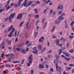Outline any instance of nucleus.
<instances>
[{"label":"nucleus","mask_w":74,"mask_h":74,"mask_svg":"<svg viewBox=\"0 0 74 74\" xmlns=\"http://www.w3.org/2000/svg\"><path fill=\"white\" fill-rule=\"evenodd\" d=\"M4 52H2L1 56L2 58H4Z\"/></svg>","instance_id":"38"},{"label":"nucleus","mask_w":74,"mask_h":74,"mask_svg":"<svg viewBox=\"0 0 74 74\" xmlns=\"http://www.w3.org/2000/svg\"><path fill=\"white\" fill-rule=\"evenodd\" d=\"M59 34L60 35H62V32H59Z\"/></svg>","instance_id":"60"},{"label":"nucleus","mask_w":74,"mask_h":74,"mask_svg":"<svg viewBox=\"0 0 74 74\" xmlns=\"http://www.w3.org/2000/svg\"><path fill=\"white\" fill-rule=\"evenodd\" d=\"M15 32V28H13L12 29V30L11 32L10 33V34L8 35V37H11L12 36V34H13L14 33V32Z\"/></svg>","instance_id":"5"},{"label":"nucleus","mask_w":74,"mask_h":74,"mask_svg":"<svg viewBox=\"0 0 74 74\" xmlns=\"http://www.w3.org/2000/svg\"><path fill=\"white\" fill-rule=\"evenodd\" d=\"M55 27H56L54 25L53 26V28L51 30V32H54V30H55Z\"/></svg>","instance_id":"16"},{"label":"nucleus","mask_w":74,"mask_h":74,"mask_svg":"<svg viewBox=\"0 0 74 74\" xmlns=\"http://www.w3.org/2000/svg\"><path fill=\"white\" fill-rule=\"evenodd\" d=\"M23 23H24V21L22 22L21 23H20V24L19 25V27H21V26H22V25H23Z\"/></svg>","instance_id":"32"},{"label":"nucleus","mask_w":74,"mask_h":74,"mask_svg":"<svg viewBox=\"0 0 74 74\" xmlns=\"http://www.w3.org/2000/svg\"><path fill=\"white\" fill-rule=\"evenodd\" d=\"M59 53H58V55H60L62 53V50L61 49H60L59 50Z\"/></svg>","instance_id":"20"},{"label":"nucleus","mask_w":74,"mask_h":74,"mask_svg":"<svg viewBox=\"0 0 74 74\" xmlns=\"http://www.w3.org/2000/svg\"><path fill=\"white\" fill-rule=\"evenodd\" d=\"M69 44H69V42L67 43H66V46H67V47L68 48H69Z\"/></svg>","instance_id":"50"},{"label":"nucleus","mask_w":74,"mask_h":74,"mask_svg":"<svg viewBox=\"0 0 74 74\" xmlns=\"http://www.w3.org/2000/svg\"><path fill=\"white\" fill-rule=\"evenodd\" d=\"M60 41V40L59 39H58L55 41V42L56 43V45H59Z\"/></svg>","instance_id":"8"},{"label":"nucleus","mask_w":74,"mask_h":74,"mask_svg":"<svg viewBox=\"0 0 74 74\" xmlns=\"http://www.w3.org/2000/svg\"><path fill=\"white\" fill-rule=\"evenodd\" d=\"M56 69L57 71L60 72V73H61L62 71L63 70V69L62 68H61L60 66L58 67L59 69H58V63H56Z\"/></svg>","instance_id":"2"},{"label":"nucleus","mask_w":74,"mask_h":74,"mask_svg":"<svg viewBox=\"0 0 74 74\" xmlns=\"http://www.w3.org/2000/svg\"><path fill=\"white\" fill-rule=\"evenodd\" d=\"M64 40V38L63 37H62L60 39V40L61 41H63Z\"/></svg>","instance_id":"59"},{"label":"nucleus","mask_w":74,"mask_h":74,"mask_svg":"<svg viewBox=\"0 0 74 74\" xmlns=\"http://www.w3.org/2000/svg\"><path fill=\"white\" fill-rule=\"evenodd\" d=\"M8 44L10 45V44H11V41L10 40L9 41H8Z\"/></svg>","instance_id":"42"},{"label":"nucleus","mask_w":74,"mask_h":74,"mask_svg":"<svg viewBox=\"0 0 74 74\" xmlns=\"http://www.w3.org/2000/svg\"><path fill=\"white\" fill-rule=\"evenodd\" d=\"M29 21L26 24V28H27V29H30V26H28V25H29Z\"/></svg>","instance_id":"11"},{"label":"nucleus","mask_w":74,"mask_h":74,"mask_svg":"<svg viewBox=\"0 0 74 74\" xmlns=\"http://www.w3.org/2000/svg\"><path fill=\"white\" fill-rule=\"evenodd\" d=\"M61 56L62 58H64L65 59H66V60H67L68 61L70 60V59L67 57H65V56L63 55H62Z\"/></svg>","instance_id":"12"},{"label":"nucleus","mask_w":74,"mask_h":74,"mask_svg":"<svg viewBox=\"0 0 74 74\" xmlns=\"http://www.w3.org/2000/svg\"><path fill=\"white\" fill-rule=\"evenodd\" d=\"M10 54H7L6 56V57L8 58H9V56H10Z\"/></svg>","instance_id":"47"},{"label":"nucleus","mask_w":74,"mask_h":74,"mask_svg":"<svg viewBox=\"0 0 74 74\" xmlns=\"http://www.w3.org/2000/svg\"><path fill=\"white\" fill-rule=\"evenodd\" d=\"M14 58V57L12 56L8 58L7 60L8 61V62H11V60L13 59V58Z\"/></svg>","instance_id":"7"},{"label":"nucleus","mask_w":74,"mask_h":74,"mask_svg":"<svg viewBox=\"0 0 74 74\" xmlns=\"http://www.w3.org/2000/svg\"><path fill=\"white\" fill-rule=\"evenodd\" d=\"M32 16V14H30L28 15L29 17H31Z\"/></svg>","instance_id":"61"},{"label":"nucleus","mask_w":74,"mask_h":74,"mask_svg":"<svg viewBox=\"0 0 74 74\" xmlns=\"http://www.w3.org/2000/svg\"><path fill=\"white\" fill-rule=\"evenodd\" d=\"M13 27V26L12 25H11L10 27L8 29V32H10L11 31V30L12 29V27Z\"/></svg>","instance_id":"17"},{"label":"nucleus","mask_w":74,"mask_h":74,"mask_svg":"<svg viewBox=\"0 0 74 74\" xmlns=\"http://www.w3.org/2000/svg\"><path fill=\"white\" fill-rule=\"evenodd\" d=\"M21 1H23V0H19L18 1V4H16L14 5V7H19L21 4Z\"/></svg>","instance_id":"3"},{"label":"nucleus","mask_w":74,"mask_h":74,"mask_svg":"<svg viewBox=\"0 0 74 74\" xmlns=\"http://www.w3.org/2000/svg\"><path fill=\"white\" fill-rule=\"evenodd\" d=\"M64 15V13H62L61 14V15L59 17L58 19V21H63V20L64 19V17L62 16Z\"/></svg>","instance_id":"4"},{"label":"nucleus","mask_w":74,"mask_h":74,"mask_svg":"<svg viewBox=\"0 0 74 74\" xmlns=\"http://www.w3.org/2000/svg\"><path fill=\"white\" fill-rule=\"evenodd\" d=\"M69 66H74V64H69Z\"/></svg>","instance_id":"52"},{"label":"nucleus","mask_w":74,"mask_h":74,"mask_svg":"<svg viewBox=\"0 0 74 74\" xmlns=\"http://www.w3.org/2000/svg\"><path fill=\"white\" fill-rule=\"evenodd\" d=\"M16 50L17 51H21V49L17 47L16 49Z\"/></svg>","instance_id":"28"},{"label":"nucleus","mask_w":74,"mask_h":74,"mask_svg":"<svg viewBox=\"0 0 74 74\" xmlns=\"http://www.w3.org/2000/svg\"><path fill=\"white\" fill-rule=\"evenodd\" d=\"M46 21V20L45 19V18H42V21L43 23H44V22L45 21Z\"/></svg>","instance_id":"26"},{"label":"nucleus","mask_w":74,"mask_h":74,"mask_svg":"<svg viewBox=\"0 0 74 74\" xmlns=\"http://www.w3.org/2000/svg\"><path fill=\"white\" fill-rule=\"evenodd\" d=\"M39 69H44V65L43 64H40L39 65Z\"/></svg>","instance_id":"10"},{"label":"nucleus","mask_w":74,"mask_h":74,"mask_svg":"<svg viewBox=\"0 0 74 74\" xmlns=\"http://www.w3.org/2000/svg\"><path fill=\"white\" fill-rule=\"evenodd\" d=\"M38 17H39V15H37L35 16V18H38Z\"/></svg>","instance_id":"49"},{"label":"nucleus","mask_w":74,"mask_h":74,"mask_svg":"<svg viewBox=\"0 0 74 74\" xmlns=\"http://www.w3.org/2000/svg\"><path fill=\"white\" fill-rule=\"evenodd\" d=\"M4 10H5V9L4 8L1 9L0 12V13H2V12H3V11H4Z\"/></svg>","instance_id":"35"},{"label":"nucleus","mask_w":74,"mask_h":74,"mask_svg":"<svg viewBox=\"0 0 74 74\" xmlns=\"http://www.w3.org/2000/svg\"><path fill=\"white\" fill-rule=\"evenodd\" d=\"M22 16V13H21L19 14L17 17V19H21Z\"/></svg>","instance_id":"6"},{"label":"nucleus","mask_w":74,"mask_h":74,"mask_svg":"<svg viewBox=\"0 0 74 74\" xmlns=\"http://www.w3.org/2000/svg\"><path fill=\"white\" fill-rule=\"evenodd\" d=\"M25 37L27 38L28 37V34L27 33H26L25 35Z\"/></svg>","instance_id":"55"},{"label":"nucleus","mask_w":74,"mask_h":74,"mask_svg":"<svg viewBox=\"0 0 74 74\" xmlns=\"http://www.w3.org/2000/svg\"><path fill=\"white\" fill-rule=\"evenodd\" d=\"M73 51H74V50L73 49H72L70 50L69 52L70 53H73Z\"/></svg>","instance_id":"41"},{"label":"nucleus","mask_w":74,"mask_h":74,"mask_svg":"<svg viewBox=\"0 0 74 74\" xmlns=\"http://www.w3.org/2000/svg\"><path fill=\"white\" fill-rule=\"evenodd\" d=\"M36 47H34L33 48V50H36Z\"/></svg>","instance_id":"64"},{"label":"nucleus","mask_w":74,"mask_h":74,"mask_svg":"<svg viewBox=\"0 0 74 74\" xmlns=\"http://www.w3.org/2000/svg\"><path fill=\"white\" fill-rule=\"evenodd\" d=\"M71 69V68L70 67H68L66 68V70L67 71L70 70Z\"/></svg>","instance_id":"30"},{"label":"nucleus","mask_w":74,"mask_h":74,"mask_svg":"<svg viewBox=\"0 0 74 74\" xmlns=\"http://www.w3.org/2000/svg\"><path fill=\"white\" fill-rule=\"evenodd\" d=\"M39 41L40 42H44V40H43L41 38H40L39 39Z\"/></svg>","instance_id":"24"},{"label":"nucleus","mask_w":74,"mask_h":74,"mask_svg":"<svg viewBox=\"0 0 74 74\" xmlns=\"http://www.w3.org/2000/svg\"><path fill=\"white\" fill-rule=\"evenodd\" d=\"M73 37H74L73 36H70L69 37V38L70 39H73Z\"/></svg>","instance_id":"33"},{"label":"nucleus","mask_w":74,"mask_h":74,"mask_svg":"<svg viewBox=\"0 0 74 74\" xmlns=\"http://www.w3.org/2000/svg\"><path fill=\"white\" fill-rule=\"evenodd\" d=\"M74 23V21H73L71 23V26H73V24Z\"/></svg>","instance_id":"44"},{"label":"nucleus","mask_w":74,"mask_h":74,"mask_svg":"<svg viewBox=\"0 0 74 74\" xmlns=\"http://www.w3.org/2000/svg\"><path fill=\"white\" fill-rule=\"evenodd\" d=\"M63 5H59L58 7V10H63Z\"/></svg>","instance_id":"9"},{"label":"nucleus","mask_w":74,"mask_h":74,"mask_svg":"<svg viewBox=\"0 0 74 74\" xmlns=\"http://www.w3.org/2000/svg\"><path fill=\"white\" fill-rule=\"evenodd\" d=\"M51 57H52V56L50 55H49L48 56V58H49V59H50L51 58Z\"/></svg>","instance_id":"57"},{"label":"nucleus","mask_w":74,"mask_h":74,"mask_svg":"<svg viewBox=\"0 0 74 74\" xmlns=\"http://www.w3.org/2000/svg\"><path fill=\"white\" fill-rule=\"evenodd\" d=\"M33 53H34V54H35L36 55L37 54V50H36V51H33Z\"/></svg>","instance_id":"27"},{"label":"nucleus","mask_w":74,"mask_h":74,"mask_svg":"<svg viewBox=\"0 0 74 74\" xmlns=\"http://www.w3.org/2000/svg\"><path fill=\"white\" fill-rule=\"evenodd\" d=\"M34 72V71L33 70H32L31 71V74H33V73Z\"/></svg>","instance_id":"51"},{"label":"nucleus","mask_w":74,"mask_h":74,"mask_svg":"<svg viewBox=\"0 0 74 74\" xmlns=\"http://www.w3.org/2000/svg\"><path fill=\"white\" fill-rule=\"evenodd\" d=\"M29 42L28 40H27L25 42V45H27L28 43H29Z\"/></svg>","instance_id":"56"},{"label":"nucleus","mask_w":74,"mask_h":74,"mask_svg":"<svg viewBox=\"0 0 74 74\" xmlns=\"http://www.w3.org/2000/svg\"><path fill=\"white\" fill-rule=\"evenodd\" d=\"M50 14H52V12H53V10H52V9H50Z\"/></svg>","instance_id":"46"},{"label":"nucleus","mask_w":74,"mask_h":74,"mask_svg":"<svg viewBox=\"0 0 74 74\" xmlns=\"http://www.w3.org/2000/svg\"><path fill=\"white\" fill-rule=\"evenodd\" d=\"M40 2L39 1H37L36 2V3L37 4H40Z\"/></svg>","instance_id":"53"},{"label":"nucleus","mask_w":74,"mask_h":74,"mask_svg":"<svg viewBox=\"0 0 74 74\" xmlns=\"http://www.w3.org/2000/svg\"><path fill=\"white\" fill-rule=\"evenodd\" d=\"M16 14V13H12L10 15V16L12 18H14V16H15V14Z\"/></svg>","instance_id":"13"},{"label":"nucleus","mask_w":74,"mask_h":74,"mask_svg":"<svg viewBox=\"0 0 74 74\" xmlns=\"http://www.w3.org/2000/svg\"><path fill=\"white\" fill-rule=\"evenodd\" d=\"M18 47H21V45L20 44H18L17 45Z\"/></svg>","instance_id":"63"},{"label":"nucleus","mask_w":74,"mask_h":74,"mask_svg":"<svg viewBox=\"0 0 74 74\" xmlns=\"http://www.w3.org/2000/svg\"><path fill=\"white\" fill-rule=\"evenodd\" d=\"M50 70L51 71H52V72H53V68H50Z\"/></svg>","instance_id":"48"},{"label":"nucleus","mask_w":74,"mask_h":74,"mask_svg":"<svg viewBox=\"0 0 74 74\" xmlns=\"http://www.w3.org/2000/svg\"><path fill=\"white\" fill-rule=\"evenodd\" d=\"M19 61H14L13 62V63H14V64L15 63H19Z\"/></svg>","instance_id":"23"},{"label":"nucleus","mask_w":74,"mask_h":74,"mask_svg":"<svg viewBox=\"0 0 74 74\" xmlns=\"http://www.w3.org/2000/svg\"><path fill=\"white\" fill-rule=\"evenodd\" d=\"M56 24H58L60 23V21H56L55 22Z\"/></svg>","instance_id":"37"},{"label":"nucleus","mask_w":74,"mask_h":74,"mask_svg":"<svg viewBox=\"0 0 74 74\" xmlns=\"http://www.w3.org/2000/svg\"><path fill=\"white\" fill-rule=\"evenodd\" d=\"M59 45L60 47H62V44H59V43L58 45Z\"/></svg>","instance_id":"62"},{"label":"nucleus","mask_w":74,"mask_h":74,"mask_svg":"<svg viewBox=\"0 0 74 74\" xmlns=\"http://www.w3.org/2000/svg\"><path fill=\"white\" fill-rule=\"evenodd\" d=\"M21 53H22L23 54H25L26 53V51L25 50H24V49H23L21 50Z\"/></svg>","instance_id":"19"},{"label":"nucleus","mask_w":74,"mask_h":74,"mask_svg":"<svg viewBox=\"0 0 74 74\" xmlns=\"http://www.w3.org/2000/svg\"><path fill=\"white\" fill-rule=\"evenodd\" d=\"M12 17H11V16H10L8 18V20L10 21V23L12 22V20H11V19H12Z\"/></svg>","instance_id":"21"},{"label":"nucleus","mask_w":74,"mask_h":74,"mask_svg":"<svg viewBox=\"0 0 74 74\" xmlns=\"http://www.w3.org/2000/svg\"><path fill=\"white\" fill-rule=\"evenodd\" d=\"M34 34V36L35 37H37V34H38V33H37V32H35Z\"/></svg>","instance_id":"34"},{"label":"nucleus","mask_w":74,"mask_h":74,"mask_svg":"<svg viewBox=\"0 0 74 74\" xmlns=\"http://www.w3.org/2000/svg\"><path fill=\"white\" fill-rule=\"evenodd\" d=\"M32 58V56L31 55L29 58V63H27V66L28 67H29L30 66V64L32 63V61H33V59Z\"/></svg>","instance_id":"1"},{"label":"nucleus","mask_w":74,"mask_h":74,"mask_svg":"<svg viewBox=\"0 0 74 74\" xmlns=\"http://www.w3.org/2000/svg\"><path fill=\"white\" fill-rule=\"evenodd\" d=\"M51 0H48L47 1H46L45 3L46 4H48L49 3V2H51Z\"/></svg>","instance_id":"43"},{"label":"nucleus","mask_w":74,"mask_h":74,"mask_svg":"<svg viewBox=\"0 0 74 74\" xmlns=\"http://www.w3.org/2000/svg\"><path fill=\"white\" fill-rule=\"evenodd\" d=\"M33 3V1H30L28 2V3L27 5L26 6V7H28L29 5H30L32 4V3Z\"/></svg>","instance_id":"14"},{"label":"nucleus","mask_w":74,"mask_h":74,"mask_svg":"<svg viewBox=\"0 0 74 74\" xmlns=\"http://www.w3.org/2000/svg\"><path fill=\"white\" fill-rule=\"evenodd\" d=\"M27 0H25L24 1V7L26 6V5H27Z\"/></svg>","instance_id":"18"},{"label":"nucleus","mask_w":74,"mask_h":74,"mask_svg":"<svg viewBox=\"0 0 74 74\" xmlns=\"http://www.w3.org/2000/svg\"><path fill=\"white\" fill-rule=\"evenodd\" d=\"M10 0H9L8 1V2L7 3L6 5L5 6V7L6 8L8 5L10 4Z\"/></svg>","instance_id":"15"},{"label":"nucleus","mask_w":74,"mask_h":74,"mask_svg":"<svg viewBox=\"0 0 74 74\" xmlns=\"http://www.w3.org/2000/svg\"><path fill=\"white\" fill-rule=\"evenodd\" d=\"M10 8H11V7L9 5H8V6L6 8V10H9V9H10Z\"/></svg>","instance_id":"29"},{"label":"nucleus","mask_w":74,"mask_h":74,"mask_svg":"<svg viewBox=\"0 0 74 74\" xmlns=\"http://www.w3.org/2000/svg\"><path fill=\"white\" fill-rule=\"evenodd\" d=\"M24 61H25V60L24 59H23L21 62V64H23V63H24Z\"/></svg>","instance_id":"45"},{"label":"nucleus","mask_w":74,"mask_h":74,"mask_svg":"<svg viewBox=\"0 0 74 74\" xmlns=\"http://www.w3.org/2000/svg\"><path fill=\"white\" fill-rule=\"evenodd\" d=\"M34 11L36 14H38V10H37V8L35 9H34Z\"/></svg>","instance_id":"22"},{"label":"nucleus","mask_w":74,"mask_h":74,"mask_svg":"<svg viewBox=\"0 0 74 74\" xmlns=\"http://www.w3.org/2000/svg\"><path fill=\"white\" fill-rule=\"evenodd\" d=\"M48 8H47L46 9H45L44 11V13H45L47 12V10H48Z\"/></svg>","instance_id":"36"},{"label":"nucleus","mask_w":74,"mask_h":74,"mask_svg":"<svg viewBox=\"0 0 74 74\" xmlns=\"http://www.w3.org/2000/svg\"><path fill=\"white\" fill-rule=\"evenodd\" d=\"M38 47L40 50H41V45H39Z\"/></svg>","instance_id":"25"},{"label":"nucleus","mask_w":74,"mask_h":74,"mask_svg":"<svg viewBox=\"0 0 74 74\" xmlns=\"http://www.w3.org/2000/svg\"><path fill=\"white\" fill-rule=\"evenodd\" d=\"M45 50H46V48L45 47L44 49L42 50L41 52H44L45 51Z\"/></svg>","instance_id":"31"},{"label":"nucleus","mask_w":74,"mask_h":74,"mask_svg":"<svg viewBox=\"0 0 74 74\" xmlns=\"http://www.w3.org/2000/svg\"><path fill=\"white\" fill-rule=\"evenodd\" d=\"M11 65L9 64H6L5 65V67H10Z\"/></svg>","instance_id":"40"},{"label":"nucleus","mask_w":74,"mask_h":74,"mask_svg":"<svg viewBox=\"0 0 74 74\" xmlns=\"http://www.w3.org/2000/svg\"><path fill=\"white\" fill-rule=\"evenodd\" d=\"M65 56H68V57H69V56H70V55L68 54L67 53H66L65 54Z\"/></svg>","instance_id":"39"},{"label":"nucleus","mask_w":74,"mask_h":74,"mask_svg":"<svg viewBox=\"0 0 74 74\" xmlns=\"http://www.w3.org/2000/svg\"><path fill=\"white\" fill-rule=\"evenodd\" d=\"M59 59V57L58 56H57L56 57V59L57 60H58Z\"/></svg>","instance_id":"58"},{"label":"nucleus","mask_w":74,"mask_h":74,"mask_svg":"<svg viewBox=\"0 0 74 74\" xmlns=\"http://www.w3.org/2000/svg\"><path fill=\"white\" fill-rule=\"evenodd\" d=\"M14 54L13 53H11L10 55V56H11V57H12V56H14Z\"/></svg>","instance_id":"54"}]
</instances>
